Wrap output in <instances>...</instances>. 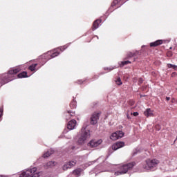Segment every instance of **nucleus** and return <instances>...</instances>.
<instances>
[{"label":"nucleus","instance_id":"1","mask_svg":"<svg viewBox=\"0 0 177 177\" xmlns=\"http://www.w3.org/2000/svg\"><path fill=\"white\" fill-rule=\"evenodd\" d=\"M136 165V163L134 162H131L130 163L124 164L122 165H120L118 167L119 170L116 172H115V175L116 176H118V175H124L128 172V171H131L133 167Z\"/></svg>","mask_w":177,"mask_h":177},{"label":"nucleus","instance_id":"2","mask_svg":"<svg viewBox=\"0 0 177 177\" xmlns=\"http://www.w3.org/2000/svg\"><path fill=\"white\" fill-rule=\"evenodd\" d=\"M90 136L89 130H86V126H84L81 129L80 136L77 140L78 145H84L89 139Z\"/></svg>","mask_w":177,"mask_h":177},{"label":"nucleus","instance_id":"3","mask_svg":"<svg viewBox=\"0 0 177 177\" xmlns=\"http://www.w3.org/2000/svg\"><path fill=\"white\" fill-rule=\"evenodd\" d=\"M146 164L147 165L144 167V169L151 171L160 164V160L157 159H147L146 160Z\"/></svg>","mask_w":177,"mask_h":177},{"label":"nucleus","instance_id":"4","mask_svg":"<svg viewBox=\"0 0 177 177\" xmlns=\"http://www.w3.org/2000/svg\"><path fill=\"white\" fill-rule=\"evenodd\" d=\"M20 177H39V174L37 172V167L28 169L26 171H23Z\"/></svg>","mask_w":177,"mask_h":177},{"label":"nucleus","instance_id":"5","mask_svg":"<svg viewBox=\"0 0 177 177\" xmlns=\"http://www.w3.org/2000/svg\"><path fill=\"white\" fill-rule=\"evenodd\" d=\"M123 136H124V132L119 131L113 133L110 137V139H111V140H117L118 139H120Z\"/></svg>","mask_w":177,"mask_h":177},{"label":"nucleus","instance_id":"6","mask_svg":"<svg viewBox=\"0 0 177 177\" xmlns=\"http://www.w3.org/2000/svg\"><path fill=\"white\" fill-rule=\"evenodd\" d=\"M75 164H77V162L74 160L66 162L63 166L64 171H67V169L73 168V167H74Z\"/></svg>","mask_w":177,"mask_h":177},{"label":"nucleus","instance_id":"7","mask_svg":"<svg viewBox=\"0 0 177 177\" xmlns=\"http://www.w3.org/2000/svg\"><path fill=\"white\" fill-rule=\"evenodd\" d=\"M102 142L103 140H93L90 141L89 146H91V147H97V146H100V145H102Z\"/></svg>","mask_w":177,"mask_h":177},{"label":"nucleus","instance_id":"8","mask_svg":"<svg viewBox=\"0 0 177 177\" xmlns=\"http://www.w3.org/2000/svg\"><path fill=\"white\" fill-rule=\"evenodd\" d=\"M97 120H99V113H94L91 118V124L95 125V124H97Z\"/></svg>","mask_w":177,"mask_h":177},{"label":"nucleus","instance_id":"9","mask_svg":"<svg viewBox=\"0 0 177 177\" xmlns=\"http://www.w3.org/2000/svg\"><path fill=\"white\" fill-rule=\"evenodd\" d=\"M77 125V120H72L68 122L67 128L69 129V131H73L75 128V126Z\"/></svg>","mask_w":177,"mask_h":177},{"label":"nucleus","instance_id":"10","mask_svg":"<svg viewBox=\"0 0 177 177\" xmlns=\"http://www.w3.org/2000/svg\"><path fill=\"white\" fill-rule=\"evenodd\" d=\"M125 146V143L124 142H118L112 145L113 150H118V149H121V147H124Z\"/></svg>","mask_w":177,"mask_h":177},{"label":"nucleus","instance_id":"11","mask_svg":"<svg viewBox=\"0 0 177 177\" xmlns=\"http://www.w3.org/2000/svg\"><path fill=\"white\" fill-rule=\"evenodd\" d=\"M49 53H50V52H48L46 54H44L41 55V58L42 59H47L48 60H50V59L53 58V57H56V56H59V53L58 52H55L54 53H53L50 55V57H48V55H49Z\"/></svg>","mask_w":177,"mask_h":177},{"label":"nucleus","instance_id":"12","mask_svg":"<svg viewBox=\"0 0 177 177\" xmlns=\"http://www.w3.org/2000/svg\"><path fill=\"white\" fill-rule=\"evenodd\" d=\"M144 115L147 118L154 117L153 111L151 110L150 108H148L144 111Z\"/></svg>","mask_w":177,"mask_h":177},{"label":"nucleus","instance_id":"13","mask_svg":"<svg viewBox=\"0 0 177 177\" xmlns=\"http://www.w3.org/2000/svg\"><path fill=\"white\" fill-rule=\"evenodd\" d=\"M102 23V21L100 19H97L93 22V31H95L97 28H99V24Z\"/></svg>","mask_w":177,"mask_h":177},{"label":"nucleus","instance_id":"14","mask_svg":"<svg viewBox=\"0 0 177 177\" xmlns=\"http://www.w3.org/2000/svg\"><path fill=\"white\" fill-rule=\"evenodd\" d=\"M20 70H21L20 68V67L17 66V68H15L14 69H11L8 71V74H10V75H13V74H17V73H19L20 71Z\"/></svg>","mask_w":177,"mask_h":177},{"label":"nucleus","instance_id":"15","mask_svg":"<svg viewBox=\"0 0 177 177\" xmlns=\"http://www.w3.org/2000/svg\"><path fill=\"white\" fill-rule=\"evenodd\" d=\"M75 115V113L74 111H68L66 113V120H70L71 117H74Z\"/></svg>","mask_w":177,"mask_h":177},{"label":"nucleus","instance_id":"16","mask_svg":"<svg viewBox=\"0 0 177 177\" xmlns=\"http://www.w3.org/2000/svg\"><path fill=\"white\" fill-rule=\"evenodd\" d=\"M55 165H56V162H55V161H50V162L46 163V165H45V168H46V169H48V168H53V167H55Z\"/></svg>","mask_w":177,"mask_h":177},{"label":"nucleus","instance_id":"17","mask_svg":"<svg viewBox=\"0 0 177 177\" xmlns=\"http://www.w3.org/2000/svg\"><path fill=\"white\" fill-rule=\"evenodd\" d=\"M162 44V40H158L150 44V46H158Z\"/></svg>","mask_w":177,"mask_h":177},{"label":"nucleus","instance_id":"18","mask_svg":"<svg viewBox=\"0 0 177 177\" xmlns=\"http://www.w3.org/2000/svg\"><path fill=\"white\" fill-rule=\"evenodd\" d=\"M53 153H55V151L50 149V151H48L47 152H46L43 155V157L44 158H47V157H49V156H50L51 154H53Z\"/></svg>","mask_w":177,"mask_h":177},{"label":"nucleus","instance_id":"19","mask_svg":"<svg viewBox=\"0 0 177 177\" xmlns=\"http://www.w3.org/2000/svg\"><path fill=\"white\" fill-rule=\"evenodd\" d=\"M27 72H22L18 74V78H27Z\"/></svg>","mask_w":177,"mask_h":177},{"label":"nucleus","instance_id":"20","mask_svg":"<svg viewBox=\"0 0 177 177\" xmlns=\"http://www.w3.org/2000/svg\"><path fill=\"white\" fill-rule=\"evenodd\" d=\"M70 106L71 109H75L77 107V101L73 100V101L71 102Z\"/></svg>","mask_w":177,"mask_h":177},{"label":"nucleus","instance_id":"21","mask_svg":"<svg viewBox=\"0 0 177 177\" xmlns=\"http://www.w3.org/2000/svg\"><path fill=\"white\" fill-rule=\"evenodd\" d=\"M82 170L81 169H76L75 170L73 171V175H81V172Z\"/></svg>","mask_w":177,"mask_h":177},{"label":"nucleus","instance_id":"22","mask_svg":"<svg viewBox=\"0 0 177 177\" xmlns=\"http://www.w3.org/2000/svg\"><path fill=\"white\" fill-rule=\"evenodd\" d=\"M167 67H168V68H173L174 70H175L176 71H177V66H176V65L168 64H167Z\"/></svg>","mask_w":177,"mask_h":177},{"label":"nucleus","instance_id":"23","mask_svg":"<svg viewBox=\"0 0 177 177\" xmlns=\"http://www.w3.org/2000/svg\"><path fill=\"white\" fill-rule=\"evenodd\" d=\"M131 64L130 61H123L120 64V67H124V66L127 65V64Z\"/></svg>","mask_w":177,"mask_h":177},{"label":"nucleus","instance_id":"24","mask_svg":"<svg viewBox=\"0 0 177 177\" xmlns=\"http://www.w3.org/2000/svg\"><path fill=\"white\" fill-rule=\"evenodd\" d=\"M136 53H139V52L137 53H129L127 55V59H131V57H133V56H136Z\"/></svg>","mask_w":177,"mask_h":177},{"label":"nucleus","instance_id":"25","mask_svg":"<svg viewBox=\"0 0 177 177\" xmlns=\"http://www.w3.org/2000/svg\"><path fill=\"white\" fill-rule=\"evenodd\" d=\"M37 64H32L29 66V70H30V71H35V67H37Z\"/></svg>","mask_w":177,"mask_h":177},{"label":"nucleus","instance_id":"26","mask_svg":"<svg viewBox=\"0 0 177 177\" xmlns=\"http://www.w3.org/2000/svg\"><path fill=\"white\" fill-rule=\"evenodd\" d=\"M115 83L117 85H122V82H121V78L118 77L115 80Z\"/></svg>","mask_w":177,"mask_h":177},{"label":"nucleus","instance_id":"27","mask_svg":"<svg viewBox=\"0 0 177 177\" xmlns=\"http://www.w3.org/2000/svg\"><path fill=\"white\" fill-rule=\"evenodd\" d=\"M3 114V108H0V118Z\"/></svg>","mask_w":177,"mask_h":177},{"label":"nucleus","instance_id":"28","mask_svg":"<svg viewBox=\"0 0 177 177\" xmlns=\"http://www.w3.org/2000/svg\"><path fill=\"white\" fill-rule=\"evenodd\" d=\"M143 83V79L140 78L138 81V84H142Z\"/></svg>","mask_w":177,"mask_h":177},{"label":"nucleus","instance_id":"29","mask_svg":"<svg viewBox=\"0 0 177 177\" xmlns=\"http://www.w3.org/2000/svg\"><path fill=\"white\" fill-rule=\"evenodd\" d=\"M133 115H134V117H137V115H139V113H138V112H134V113H133Z\"/></svg>","mask_w":177,"mask_h":177},{"label":"nucleus","instance_id":"30","mask_svg":"<svg viewBox=\"0 0 177 177\" xmlns=\"http://www.w3.org/2000/svg\"><path fill=\"white\" fill-rule=\"evenodd\" d=\"M64 49H66V48H64V46L60 48V50H62V52H63V50H64Z\"/></svg>","mask_w":177,"mask_h":177},{"label":"nucleus","instance_id":"31","mask_svg":"<svg viewBox=\"0 0 177 177\" xmlns=\"http://www.w3.org/2000/svg\"><path fill=\"white\" fill-rule=\"evenodd\" d=\"M170 99H171V98L169 97H166V100H167V101L169 100Z\"/></svg>","mask_w":177,"mask_h":177},{"label":"nucleus","instance_id":"32","mask_svg":"<svg viewBox=\"0 0 177 177\" xmlns=\"http://www.w3.org/2000/svg\"><path fill=\"white\" fill-rule=\"evenodd\" d=\"M114 68H109V71H111V70H113Z\"/></svg>","mask_w":177,"mask_h":177},{"label":"nucleus","instance_id":"33","mask_svg":"<svg viewBox=\"0 0 177 177\" xmlns=\"http://www.w3.org/2000/svg\"><path fill=\"white\" fill-rule=\"evenodd\" d=\"M67 131L64 130V133H66Z\"/></svg>","mask_w":177,"mask_h":177},{"label":"nucleus","instance_id":"34","mask_svg":"<svg viewBox=\"0 0 177 177\" xmlns=\"http://www.w3.org/2000/svg\"><path fill=\"white\" fill-rule=\"evenodd\" d=\"M131 104H133V102H132Z\"/></svg>","mask_w":177,"mask_h":177},{"label":"nucleus","instance_id":"35","mask_svg":"<svg viewBox=\"0 0 177 177\" xmlns=\"http://www.w3.org/2000/svg\"><path fill=\"white\" fill-rule=\"evenodd\" d=\"M0 177H2V176H0Z\"/></svg>","mask_w":177,"mask_h":177}]
</instances>
